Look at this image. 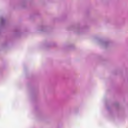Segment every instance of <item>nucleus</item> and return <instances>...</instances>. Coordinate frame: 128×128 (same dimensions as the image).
<instances>
[{"mask_svg":"<svg viewBox=\"0 0 128 128\" xmlns=\"http://www.w3.org/2000/svg\"><path fill=\"white\" fill-rule=\"evenodd\" d=\"M1 24H2V19H1Z\"/></svg>","mask_w":128,"mask_h":128,"instance_id":"f257e3e1","label":"nucleus"}]
</instances>
